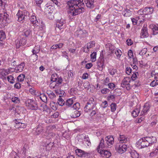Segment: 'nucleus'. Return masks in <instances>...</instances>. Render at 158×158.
<instances>
[{"instance_id": "1", "label": "nucleus", "mask_w": 158, "mask_h": 158, "mask_svg": "<svg viewBox=\"0 0 158 158\" xmlns=\"http://www.w3.org/2000/svg\"><path fill=\"white\" fill-rule=\"evenodd\" d=\"M83 0H70L67 2L69 14L72 16H76L84 11Z\"/></svg>"}, {"instance_id": "2", "label": "nucleus", "mask_w": 158, "mask_h": 158, "mask_svg": "<svg viewBox=\"0 0 158 158\" xmlns=\"http://www.w3.org/2000/svg\"><path fill=\"white\" fill-rule=\"evenodd\" d=\"M156 142V138L153 136L146 137L140 139L137 142V144L139 146L140 148H144L148 146H151L153 143Z\"/></svg>"}, {"instance_id": "3", "label": "nucleus", "mask_w": 158, "mask_h": 158, "mask_svg": "<svg viewBox=\"0 0 158 158\" xmlns=\"http://www.w3.org/2000/svg\"><path fill=\"white\" fill-rule=\"evenodd\" d=\"M22 99L23 101L25 102L26 106L29 109L34 110H36L38 109V107L37 102L33 99L24 100Z\"/></svg>"}, {"instance_id": "4", "label": "nucleus", "mask_w": 158, "mask_h": 158, "mask_svg": "<svg viewBox=\"0 0 158 158\" xmlns=\"http://www.w3.org/2000/svg\"><path fill=\"white\" fill-rule=\"evenodd\" d=\"M63 80L62 78L60 77L57 81H52L49 85V86L51 89H57L55 91L56 94H60V91L58 89L61 85V83Z\"/></svg>"}, {"instance_id": "5", "label": "nucleus", "mask_w": 158, "mask_h": 158, "mask_svg": "<svg viewBox=\"0 0 158 158\" xmlns=\"http://www.w3.org/2000/svg\"><path fill=\"white\" fill-rule=\"evenodd\" d=\"M53 145V143L50 142L47 143L45 147L41 148L40 151L42 152V156H45V157H47L49 155L50 150L51 149Z\"/></svg>"}, {"instance_id": "6", "label": "nucleus", "mask_w": 158, "mask_h": 158, "mask_svg": "<svg viewBox=\"0 0 158 158\" xmlns=\"http://www.w3.org/2000/svg\"><path fill=\"white\" fill-rule=\"evenodd\" d=\"M133 81L129 77H126L122 80L121 86L123 88L126 87L127 90L130 89L131 87L133 86Z\"/></svg>"}, {"instance_id": "7", "label": "nucleus", "mask_w": 158, "mask_h": 158, "mask_svg": "<svg viewBox=\"0 0 158 158\" xmlns=\"http://www.w3.org/2000/svg\"><path fill=\"white\" fill-rule=\"evenodd\" d=\"M96 103L94 99L92 98H90L84 107V111L86 112H90L94 108H96Z\"/></svg>"}, {"instance_id": "8", "label": "nucleus", "mask_w": 158, "mask_h": 158, "mask_svg": "<svg viewBox=\"0 0 158 158\" xmlns=\"http://www.w3.org/2000/svg\"><path fill=\"white\" fill-rule=\"evenodd\" d=\"M8 15L6 13L0 14V28H3L7 25L9 20Z\"/></svg>"}, {"instance_id": "9", "label": "nucleus", "mask_w": 158, "mask_h": 158, "mask_svg": "<svg viewBox=\"0 0 158 158\" xmlns=\"http://www.w3.org/2000/svg\"><path fill=\"white\" fill-rule=\"evenodd\" d=\"M150 106L148 103H146L144 106L143 109L140 113V116H143V117H140L138 120V122L140 123L143 121L144 119L143 116L147 114V112L149 110Z\"/></svg>"}, {"instance_id": "10", "label": "nucleus", "mask_w": 158, "mask_h": 158, "mask_svg": "<svg viewBox=\"0 0 158 158\" xmlns=\"http://www.w3.org/2000/svg\"><path fill=\"white\" fill-rule=\"evenodd\" d=\"M75 35L79 38H83L87 36L88 33L85 30H82L81 29H77L75 32Z\"/></svg>"}, {"instance_id": "11", "label": "nucleus", "mask_w": 158, "mask_h": 158, "mask_svg": "<svg viewBox=\"0 0 158 158\" xmlns=\"http://www.w3.org/2000/svg\"><path fill=\"white\" fill-rule=\"evenodd\" d=\"M65 20L62 18L57 20L56 24V27L60 30L64 29L65 27Z\"/></svg>"}, {"instance_id": "12", "label": "nucleus", "mask_w": 158, "mask_h": 158, "mask_svg": "<svg viewBox=\"0 0 158 158\" xmlns=\"http://www.w3.org/2000/svg\"><path fill=\"white\" fill-rule=\"evenodd\" d=\"M76 153L78 156L81 157H85L88 156L89 155V153L88 152H85V151L80 149H77L75 151Z\"/></svg>"}, {"instance_id": "13", "label": "nucleus", "mask_w": 158, "mask_h": 158, "mask_svg": "<svg viewBox=\"0 0 158 158\" xmlns=\"http://www.w3.org/2000/svg\"><path fill=\"white\" fill-rule=\"evenodd\" d=\"M105 139L108 147L112 145L114 143V139L112 136H107L106 137Z\"/></svg>"}, {"instance_id": "14", "label": "nucleus", "mask_w": 158, "mask_h": 158, "mask_svg": "<svg viewBox=\"0 0 158 158\" xmlns=\"http://www.w3.org/2000/svg\"><path fill=\"white\" fill-rule=\"evenodd\" d=\"M107 145L105 143L104 140L103 138L101 140L100 143L98 146L97 150L98 152L103 149L104 148H105L107 147Z\"/></svg>"}, {"instance_id": "15", "label": "nucleus", "mask_w": 158, "mask_h": 158, "mask_svg": "<svg viewBox=\"0 0 158 158\" xmlns=\"http://www.w3.org/2000/svg\"><path fill=\"white\" fill-rule=\"evenodd\" d=\"M43 130L44 127L43 126V124L42 123H40L36 128L34 134L35 135H38L43 133Z\"/></svg>"}, {"instance_id": "16", "label": "nucleus", "mask_w": 158, "mask_h": 158, "mask_svg": "<svg viewBox=\"0 0 158 158\" xmlns=\"http://www.w3.org/2000/svg\"><path fill=\"white\" fill-rule=\"evenodd\" d=\"M101 156L106 158H108L111 156V153L109 151L103 149L98 152Z\"/></svg>"}, {"instance_id": "17", "label": "nucleus", "mask_w": 158, "mask_h": 158, "mask_svg": "<svg viewBox=\"0 0 158 158\" xmlns=\"http://www.w3.org/2000/svg\"><path fill=\"white\" fill-rule=\"evenodd\" d=\"M25 15L20 13V27H23L25 28L27 27L26 21L24 20Z\"/></svg>"}, {"instance_id": "18", "label": "nucleus", "mask_w": 158, "mask_h": 158, "mask_svg": "<svg viewBox=\"0 0 158 158\" xmlns=\"http://www.w3.org/2000/svg\"><path fill=\"white\" fill-rule=\"evenodd\" d=\"M104 58L102 57L99 58L98 60V68L100 70L102 71L104 66Z\"/></svg>"}, {"instance_id": "19", "label": "nucleus", "mask_w": 158, "mask_h": 158, "mask_svg": "<svg viewBox=\"0 0 158 158\" xmlns=\"http://www.w3.org/2000/svg\"><path fill=\"white\" fill-rule=\"evenodd\" d=\"M127 149V146L126 144L120 145L118 149V152L120 154L125 152Z\"/></svg>"}, {"instance_id": "20", "label": "nucleus", "mask_w": 158, "mask_h": 158, "mask_svg": "<svg viewBox=\"0 0 158 158\" xmlns=\"http://www.w3.org/2000/svg\"><path fill=\"white\" fill-rule=\"evenodd\" d=\"M86 6L89 8H93L94 6V0H85Z\"/></svg>"}, {"instance_id": "21", "label": "nucleus", "mask_w": 158, "mask_h": 158, "mask_svg": "<svg viewBox=\"0 0 158 158\" xmlns=\"http://www.w3.org/2000/svg\"><path fill=\"white\" fill-rule=\"evenodd\" d=\"M140 35L141 38H146L148 36L149 34L147 32V29L146 27H143L142 28Z\"/></svg>"}, {"instance_id": "22", "label": "nucleus", "mask_w": 158, "mask_h": 158, "mask_svg": "<svg viewBox=\"0 0 158 158\" xmlns=\"http://www.w3.org/2000/svg\"><path fill=\"white\" fill-rule=\"evenodd\" d=\"M153 10L152 7H145L143 10V13L145 14H151L153 13Z\"/></svg>"}, {"instance_id": "23", "label": "nucleus", "mask_w": 158, "mask_h": 158, "mask_svg": "<svg viewBox=\"0 0 158 158\" xmlns=\"http://www.w3.org/2000/svg\"><path fill=\"white\" fill-rule=\"evenodd\" d=\"M128 139L127 138L123 135H120L119 139V142L120 143H126L128 141Z\"/></svg>"}, {"instance_id": "24", "label": "nucleus", "mask_w": 158, "mask_h": 158, "mask_svg": "<svg viewBox=\"0 0 158 158\" xmlns=\"http://www.w3.org/2000/svg\"><path fill=\"white\" fill-rule=\"evenodd\" d=\"M81 114L80 112L78 110L73 111L71 114L70 116L72 118H75L79 117Z\"/></svg>"}, {"instance_id": "25", "label": "nucleus", "mask_w": 158, "mask_h": 158, "mask_svg": "<svg viewBox=\"0 0 158 158\" xmlns=\"http://www.w3.org/2000/svg\"><path fill=\"white\" fill-rule=\"evenodd\" d=\"M150 27L153 31V34L156 35L158 34V26L154 24H152L150 25Z\"/></svg>"}, {"instance_id": "26", "label": "nucleus", "mask_w": 158, "mask_h": 158, "mask_svg": "<svg viewBox=\"0 0 158 158\" xmlns=\"http://www.w3.org/2000/svg\"><path fill=\"white\" fill-rule=\"evenodd\" d=\"M8 71L7 69H0V75L2 77H5V76L9 74Z\"/></svg>"}, {"instance_id": "27", "label": "nucleus", "mask_w": 158, "mask_h": 158, "mask_svg": "<svg viewBox=\"0 0 158 158\" xmlns=\"http://www.w3.org/2000/svg\"><path fill=\"white\" fill-rule=\"evenodd\" d=\"M74 103V100L73 98H69L66 100L65 102V105L68 107H70Z\"/></svg>"}, {"instance_id": "28", "label": "nucleus", "mask_w": 158, "mask_h": 158, "mask_svg": "<svg viewBox=\"0 0 158 158\" xmlns=\"http://www.w3.org/2000/svg\"><path fill=\"white\" fill-rule=\"evenodd\" d=\"M30 21L31 23L35 26L38 25V21L36 19L35 16L34 15H32L30 18Z\"/></svg>"}, {"instance_id": "29", "label": "nucleus", "mask_w": 158, "mask_h": 158, "mask_svg": "<svg viewBox=\"0 0 158 158\" xmlns=\"http://www.w3.org/2000/svg\"><path fill=\"white\" fill-rule=\"evenodd\" d=\"M131 156L132 158H139V153L135 150H132L130 152Z\"/></svg>"}, {"instance_id": "30", "label": "nucleus", "mask_w": 158, "mask_h": 158, "mask_svg": "<svg viewBox=\"0 0 158 158\" xmlns=\"http://www.w3.org/2000/svg\"><path fill=\"white\" fill-rule=\"evenodd\" d=\"M140 110L138 108L135 109L132 111L131 114L134 117H136L139 114H140Z\"/></svg>"}, {"instance_id": "31", "label": "nucleus", "mask_w": 158, "mask_h": 158, "mask_svg": "<svg viewBox=\"0 0 158 158\" xmlns=\"http://www.w3.org/2000/svg\"><path fill=\"white\" fill-rule=\"evenodd\" d=\"M123 14L125 16L129 17L131 15V11L128 9H126L123 12Z\"/></svg>"}, {"instance_id": "32", "label": "nucleus", "mask_w": 158, "mask_h": 158, "mask_svg": "<svg viewBox=\"0 0 158 158\" xmlns=\"http://www.w3.org/2000/svg\"><path fill=\"white\" fill-rule=\"evenodd\" d=\"M65 102L62 98L61 97H60L58 99L57 103L59 105L62 106L65 105Z\"/></svg>"}, {"instance_id": "33", "label": "nucleus", "mask_w": 158, "mask_h": 158, "mask_svg": "<svg viewBox=\"0 0 158 158\" xmlns=\"http://www.w3.org/2000/svg\"><path fill=\"white\" fill-rule=\"evenodd\" d=\"M14 126L16 129H19L20 127V122L19 119H15L14 121Z\"/></svg>"}, {"instance_id": "34", "label": "nucleus", "mask_w": 158, "mask_h": 158, "mask_svg": "<svg viewBox=\"0 0 158 158\" xmlns=\"http://www.w3.org/2000/svg\"><path fill=\"white\" fill-rule=\"evenodd\" d=\"M95 42L94 41H92L87 44V48H90L94 47Z\"/></svg>"}, {"instance_id": "35", "label": "nucleus", "mask_w": 158, "mask_h": 158, "mask_svg": "<svg viewBox=\"0 0 158 158\" xmlns=\"http://www.w3.org/2000/svg\"><path fill=\"white\" fill-rule=\"evenodd\" d=\"M6 38L5 33L2 31H0V41H2Z\"/></svg>"}, {"instance_id": "36", "label": "nucleus", "mask_w": 158, "mask_h": 158, "mask_svg": "<svg viewBox=\"0 0 158 158\" xmlns=\"http://www.w3.org/2000/svg\"><path fill=\"white\" fill-rule=\"evenodd\" d=\"M40 98L42 101L45 103L47 102V97L44 94H42L40 95Z\"/></svg>"}, {"instance_id": "37", "label": "nucleus", "mask_w": 158, "mask_h": 158, "mask_svg": "<svg viewBox=\"0 0 158 158\" xmlns=\"http://www.w3.org/2000/svg\"><path fill=\"white\" fill-rule=\"evenodd\" d=\"M50 107L52 109L54 110H56L57 109V105L56 103L53 101H52L50 103Z\"/></svg>"}, {"instance_id": "38", "label": "nucleus", "mask_w": 158, "mask_h": 158, "mask_svg": "<svg viewBox=\"0 0 158 158\" xmlns=\"http://www.w3.org/2000/svg\"><path fill=\"white\" fill-rule=\"evenodd\" d=\"M139 76L138 73L137 72H135L133 74L132 76L131 77V81H133V83L134 81Z\"/></svg>"}, {"instance_id": "39", "label": "nucleus", "mask_w": 158, "mask_h": 158, "mask_svg": "<svg viewBox=\"0 0 158 158\" xmlns=\"http://www.w3.org/2000/svg\"><path fill=\"white\" fill-rule=\"evenodd\" d=\"M115 53L117 56V58L118 59L120 58L122 54V52L121 50L119 49L116 50L115 51Z\"/></svg>"}, {"instance_id": "40", "label": "nucleus", "mask_w": 158, "mask_h": 158, "mask_svg": "<svg viewBox=\"0 0 158 158\" xmlns=\"http://www.w3.org/2000/svg\"><path fill=\"white\" fill-rule=\"evenodd\" d=\"M59 78L57 76V74H52L51 76V81H57Z\"/></svg>"}, {"instance_id": "41", "label": "nucleus", "mask_w": 158, "mask_h": 158, "mask_svg": "<svg viewBox=\"0 0 158 158\" xmlns=\"http://www.w3.org/2000/svg\"><path fill=\"white\" fill-rule=\"evenodd\" d=\"M72 108L75 110H78L80 108V103L78 102L74 103L72 106Z\"/></svg>"}, {"instance_id": "42", "label": "nucleus", "mask_w": 158, "mask_h": 158, "mask_svg": "<svg viewBox=\"0 0 158 158\" xmlns=\"http://www.w3.org/2000/svg\"><path fill=\"white\" fill-rule=\"evenodd\" d=\"M96 52H93L91 55V59L92 62H94L96 60Z\"/></svg>"}, {"instance_id": "43", "label": "nucleus", "mask_w": 158, "mask_h": 158, "mask_svg": "<svg viewBox=\"0 0 158 158\" xmlns=\"http://www.w3.org/2000/svg\"><path fill=\"white\" fill-rule=\"evenodd\" d=\"M84 141L87 142V144L88 146H90L91 144V142L89 137L88 135H85L84 136Z\"/></svg>"}, {"instance_id": "44", "label": "nucleus", "mask_w": 158, "mask_h": 158, "mask_svg": "<svg viewBox=\"0 0 158 158\" xmlns=\"http://www.w3.org/2000/svg\"><path fill=\"white\" fill-rule=\"evenodd\" d=\"M47 94H48L49 97L51 98H53L56 97L55 94L52 91H48Z\"/></svg>"}, {"instance_id": "45", "label": "nucleus", "mask_w": 158, "mask_h": 158, "mask_svg": "<svg viewBox=\"0 0 158 158\" xmlns=\"http://www.w3.org/2000/svg\"><path fill=\"white\" fill-rule=\"evenodd\" d=\"M23 32L24 35L27 37L30 34L31 31L29 29L25 30L24 29L23 30Z\"/></svg>"}, {"instance_id": "46", "label": "nucleus", "mask_w": 158, "mask_h": 158, "mask_svg": "<svg viewBox=\"0 0 158 158\" xmlns=\"http://www.w3.org/2000/svg\"><path fill=\"white\" fill-rule=\"evenodd\" d=\"M7 79L9 82L11 83H13L14 82V79L13 77L11 76H9L7 77Z\"/></svg>"}, {"instance_id": "47", "label": "nucleus", "mask_w": 158, "mask_h": 158, "mask_svg": "<svg viewBox=\"0 0 158 158\" xmlns=\"http://www.w3.org/2000/svg\"><path fill=\"white\" fill-rule=\"evenodd\" d=\"M43 2V0H35V2L36 6L41 7V5Z\"/></svg>"}, {"instance_id": "48", "label": "nucleus", "mask_w": 158, "mask_h": 158, "mask_svg": "<svg viewBox=\"0 0 158 158\" xmlns=\"http://www.w3.org/2000/svg\"><path fill=\"white\" fill-rule=\"evenodd\" d=\"M158 154V151L156 149L154 151L150 153V156H155Z\"/></svg>"}, {"instance_id": "49", "label": "nucleus", "mask_w": 158, "mask_h": 158, "mask_svg": "<svg viewBox=\"0 0 158 158\" xmlns=\"http://www.w3.org/2000/svg\"><path fill=\"white\" fill-rule=\"evenodd\" d=\"M91 110H92V111L90 114V115L91 116H93L96 113V112L97 111V109L96 106V108H94L93 109H92Z\"/></svg>"}, {"instance_id": "50", "label": "nucleus", "mask_w": 158, "mask_h": 158, "mask_svg": "<svg viewBox=\"0 0 158 158\" xmlns=\"http://www.w3.org/2000/svg\"><path fill=\"white\" fill-rule=\"evenodd\" d=\"M111 111L112 112L116 110V105L115 103H112L111 105Z\"/></svg>"}, {"instance_id": "51", "label": "nucleus", "mask_w": 158, "mask_h": 158, "mask_svg": "<svg viewBox=\"0 0 158 158\" xmlns=\"http://www.w3.org/2000/svg\"><path fill=\"white\" fill-rule=\"evenodd\" d=\"M110 90L107 88H104L102 89L101 90V92L102 94H106L110 92Z\"/></svg>"}, {"instance_id": "52", "label": "nucleus", "mask_w": 158, "mask_h": 158, "mask_svg": "<svg viewBox=\"0 0 158 158\" xmlns=\"http://www.w3.org/2000/svg\"><path fill=\"white\" fill-rule=\"evenodd\" d=\"M117 72V70L116 69H113L109 70V73L111 75H114L115 73Z\"/></svg>"}, {"instance_id": "53", "label": "nucleus", "mask_w": 158, "mask_h": 158, "mask_svg": "<svg viewBox=\"0 0 158 158\" xmlns=\"http://www.w3.org/2000/svg\"><path fill=\"white\" fill-rule=\"evenodd\" d=\"M152 77L154 76V78L155 79H157L158 77V73H156L155 71H152L151 73Z\"/></svg>"}, {"instance_id": "54", "label": "nucleus", "mask_w": 158, "mask_h": 158, "mask_svg": "<svg viewBox=\"0 0 158 158\" xmlns=\"http://www.w3.org/2000/svg\"><path fill=\"white\" fill-rule=\"evenodd\" d=\"M147 49L146 48H143L140 52L139 54L142 56L145 55L147 52Z\"/></svg>"}, {"instance_id": "55", "label": "nucleus", "mask_w": 158, "mask_h": 158, "mask_svg": "<svg viewBox=\"0 0 158 158\" xmlns=\"http://www.w3.org/2000/svg\"><path fill=\"white\" fill-rule=\"evenodd\" d=\"M158 85V81L156 79L153 81L150 84V85L152 87H154Z\"/></svg>"}, {"instance_id": "56", "label": "nucleus", "mask_w": 158, "mask_h": 158, "mask_svg": "<svg viewBox=\"0 0 158 158\" xmlns=\"http://www.w3.org/2000/svg\"><path fill=\"white\" fill-rule=\"evenodd\" d=\"M55 135V133L52 132H50L48 133L47 136L48 137V139H50L54 137Z\"/></svg>"}, {"instance_id": "57", "label": "nucleus", "mask_w": 158, "mask_h": 158, "mask_svg": "<svg viewBox=\"0 0 158 158\" xmlns=\"http://www.w3.org/2000/svg\"><path fill=\"white\" fill-rule=\"evenodd\" d=\"M115 96L114 95H111L108 96L107 97V100L109 101H114V99Z\"/></svg>"}, {"instance_id": "58", "label": "nucleus", "mask_w": 158, "mask_h": 158, "mask_svg": "<svg viewBox=\"0 0 158 158\" xmlns=\"http://www.w3.org/2000/svg\"><path fill=\"white\" fill-rule=\"evenodd\" d=\"M12 101L13 102L17 103L19 102V99L18 98L15 97L12 98Z\"/></svg>"}, {"instance_id": "59", "label": "nucleus", "mask_w": 158, "mask_h": 158, "mask_svg": "<svg viewBox=\"0 0 158 158\" xmlns=\"http://www.w3.org/2000/svg\"><path fill=\"white\" fill-rule=\"evenodd\" d=\"M59 115V113L58 112L55 113L53 114L52 115L51 117L52 118H57Z\"/></svg>"}, {"instance_id": "60", "label": "nucleus", "mask_w": 158, "mask_h": 158, "mask_svg": "<svg viewBox=\"0 0 158 158\" xmlns=\"http://www.w3.org/2000/svg\"><path fill=\"white\" fill-rule=\"evenodd\" d=\"M28 147V146L27 144H25L23 148V152L22 153V154H23L24 156L26 155V150Z\"/></svg>"}, {"instance_id": "61", "label": "nucleus", "mask_w": 158, "mask_h": 158, "mask_svg": "<svg viewBox=\"0 0 158 158\" xmlns=\"http://www.w3.org/2000/svg\"><path fill=\"white\" fill-rule=\"evenodd\" d=\"M128 55L129 58H131L133 57V53L131 50H129L128 52Z\"/></svg>"}, {"instance_id": "62", "label": "nucleus", "mask_w": 158, "mask_h": 158, "mask_svg": "<svg viewBox=\"0 0 158 158\" xmlns=\"http://www.w3.org/2000/svg\"><path fill=\"white\" fill-rule=\"evenodd\" d=\"M108 87L112 90L115 87V85L113 83H110L108 84Z\"/></svg>"}, {"instance_id": "63", "label": "nucleus", "mask_w": 158, "mask_h": 158, "mask_svg": "<svg viewBox=\"0 0 158 158\" xmlns=\"http://www.w3.org/2000/svg\"><path fill=\"white\" fill-rule=\"evenodd\" d=\"M132 71L130 67H127L126 69V72L127 74L130 75Z\"/></svg>"}, {"instance_id": "64", "label": "nucleus", "mask_w": 158, "mask_h": 158, "mask_svg": "<svg viewBox=\"0 0 158 158\" xmlns=\"http://www.w3.org/2000/svg\"><path fill=\"white\" fill-rule=\"evenodd\" d=\"M101 105L102 107L103 108H105L108 105L107 102L105 101L102 102L101 104Z\"/></svg>"}]
</instances>
